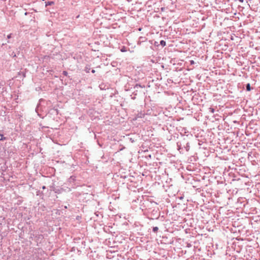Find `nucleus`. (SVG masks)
Wrapping results in <instances>:
<instances>
[{
  "instance_id": "4",
  "label": "nucleus",
  "mask_w": 260,
  "mask_h": 260,
  "mask_svg": "<svg viewBox=\"0 0 260 260\" xmlns=\"http://www.w3.org/2000/svg\"><path fill=\"white\" fill-rule=\"evenodd\" d=\"M246 89L247 91H249L250 90V84H247L246 85Z\"/></svg>"
},
{
  "instance_id": "1",
  "label": "nucleus",
  "mask_w": 260,
  "mask_h": 260,
  "mask_svg": "<svg viewBox=\"0 0 260 260\" xmlns=\"http://www.w3.org/2000/svg\"><path fill=\"white\" fill-rule=\"evenodd\" d=\"M90 70V67L89 66H87L85 67L84 71L86 73H89Z\"/></svg>"
},
{
  "instance_id": "8",
  "label": "nucleus",
  "mask_w": 260,
  "mask_h": 260,
  "mask_svg": "<svg viewBox=\"0 0 260 260\" xmlns=\"http://www.w3.org/2000/svg\"><path fill=\"white\" fill-rule=\"evenodd\" d=\"M62 74L66 76H67L68 75V72L67 71H63L62 72Z\"/></svg>"
},
{
  "instance_id": "11",
  "label": "nucleus",
  "mask_w": 260,
  "mask_h": 260,
  "mask_svg": "<svg viewBox=\"0 0 260 260\" xmlns=\"http://www.w3.org/2000/svg\"><path fill=\"white\" fill-rule=\"evenodd\" d=\"M42 188L44 189H45V188H46V187H45V186H43L42 187Z\"/></svg>"
},
{
  "instance_id": "9",
  "label": "nucleus",
  "mask_w": 260,
  "mask_h": 260,
  "mask_svg": "<svg viewBox=\"0 0 260 260\" xmlns=\"http://www.w3.org/2000/svg\"><path fill=\"white\" fill-rule=\"evenodd\" d=\"M11 37V34H10V35H9L7 36V38H8V39H10Z\"/></svg>"
},
{
  "instance_id": "6",
  "label": "nucleus",
  "mask_w": 260,
  "mask_h": 260,
  "mask_svg": "<svg viewBox=\"0 0 260 260\" xmlns=\"http://www.w3.org/2000/svg\"><path fill=\"white\" fill-rule=\"evenodd\" d=\"M1 136V138L0 139V141L4 140L6 139V137H4L3 135H0Z\"/></svg>"
},
{
  "instance_id": "12",
  "label": "nucleus",
  "mask_w": 260,
  "mask_h": 260,
  "mask_svg": "<svg viewBox=\"0 0 260 260\" xmlns=\"http://www.w3.org/2000/svg\"><path fill=\"white\" fill-rule=\"evenodd\" d=\"M138 86H139V87H141L140 85H136V87H138Z\"/></svg>"
},
{
  "instance_id": "5",
  "label": "nucleus",
  "mask_w": 260,
  "mask_h": 260,
  "mask_svg": "<svg viewBox=\"0 0 260 260\" xmlns=\"http://www.w3.org/2000/svg\"><path fill=\"white\" fill-rule=\"evenodd\" d=\"M209 111H210L211 113H214V109H213V108H210L209 109Z\"/></svg>"
},
{
  "instance_id": "13",
  "label": "nucleus",
  "mask_w": 260,
  "mask_h": 260,
  "mask_svg": "<svg viewBox=\"0 0 260 260\" xmlns=\"http://www.w3.org/2000/svg\"><path fill=\"white\" fill-rule=\"evenodd\" d=\"M194 63L193 61H192H192H191V64H192V63Z\"/></svg>"
},
{
  "instance_id": "10",
  "label": "nucleus",
  "mask_w": 260,
  "mask_h": 260,
  "mask_svg": "<svg viewBox=\"0 0 260 260\" xmlns=\"http://www.w3.org/2000/svg\"><path fill=\"white\" fill-rule=\"evenodd\" d=\"M91 72L92 73H95V70H92Z\"/></svg>"
},
{
  "instance_id": "7",
  "label": "nucleus",
  "mask_w": 260,
  "mask_h": 260,
  "mask_svg": "<svg viewBox=\"0 0 260 260\" xmlns=\"http://www.w3.org/2000/svg\"><path fill=\"white\" fill-rule=\"evenodd\" d=\"M53 4V2H48L47 4H46V6H48V5H51L52 4Z\"/></svg>"
},
{
  "instance_id": "3",
  "label": "nucleus",
  "mask_w": 260,
  "mask_h": 260,
  "mask_svg": "<svg viewBox=\"0 0 260 260\" xmlns=\"http://www.w3.org/2000/svg\"><path fill=\"white\" fill-rule=\"evenodd\" d=\"M158 230V227L155 226V227L153 228V232L156 233L157 232Z\"/></svg>"
},
{
  "instance_id": "14",
  "label": "nucleus",
  "mask_w": 260,
  "mask_h": 260,
  "mask_svg": "<svg viewBox=\"0 0 260 260\" xmlns=\"http://www.w3.org/2000/svg\"><path fill=\"white\" fill-rule=\"evenodd\" d=\"M121 51H122V52L124 51V49H122Z\"/></svg>"
},
{
  "instance_id": "2",
  "label": "nucleus",
  "mask_w": 260,
  "mask_h": 260,
  "mask_svg": "<svg viewBox=\"0 0 260 260\" xmlns=\"http://www.w3.org/2000/svg\"><path fill=\"white\" fill-rule=\"evenodd\" d=\"M160 45L162 46H166V42L164 40H161L160 42Z\"/></svg>"
}]
</instances>
